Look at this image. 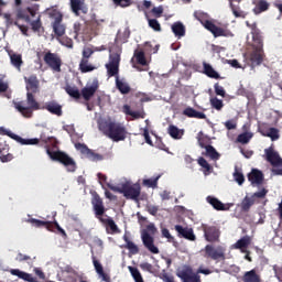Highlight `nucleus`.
I'll return each mask as SVG.
<instances>
[{
  "label": "nucleus",
  "mask_w": 282,
  "mask_h": 282,
  "mask_svg": "<svg viewBox=\"0 0 282 282\" xmlns=\"http://www.w3.org/2000/svg\"><path fill=\"white\" fill-rule=\"evenodd\" d=\"M10 63L11 65L18 69V72H21V67H23V55L14 52H9Z\"/></svg>",
  "instance_id": "393cba45"
},
{
  "label": "nucleus",
  "mask_w": 282,
  "mask_h": 282,
  "mask_svg": "<svg viewBox=\"0 0 282 282\" xmlns=\"http://www.w3.org/2000/svg\"><path fill=\"white\" fill-rule=\"evenodd\" d=\"M134 58L139 65H147V56L144 55V51H135Z\"/></svg>",
  "instance_id": "8fccbe9b"
},
{
  "label": "nucleus",
  "mask_w": 282,
  "mask_h": 282,
  "mask_svg": "<svg viewBox=\"0 0 282 282\" xmlns=\"http://www.w3.org/2000/svg\"><path fill=\"white\" fill-rule=\"evenodd\" d=\"M65 91L66 94H68V96H70V98H74L75 100H80L82 93L80 90H78V87L67 85L65 87Z\"/></svg>",
  "instance_id": "4c0bfd02"
},
{
  "label": "nucleus",
  "mask_w": 282,
  "mask_h": 282,
  "mask_svg": "<svg viewBox=\"0 0 282 282\" xmlns=\"http://www.w3.org/2000/svg\"><path fill=\"white\" fill-rule=\"evenodd\" d=\"M128 270H129L132 279L135 282H144V279L142 278V273H140V270H138V268H135V267H128Z\"/></svg>",
  "instance_id": "c03bdc74"
},
{
  "label": "nucleus",
  "mask_w": 282,
  "mask_h": 282,
  "mask_svg": "<svg viewBox=\"0 0 282 282\" xmlns=\"http://www.w3.org/2000/svg\"><path fill=\"white\" fill-rule=\"evenodd\" d=\"M159 180H160V175L154 178H145L143 180V186H148V188H158Z\"/></svg>",
  "instance_id": "3c124183"
},
{
  "label": "nucleus",
  "mask_w": 282,
  "mask_h": 282,
  "mask_svg": "<svg viewBox=\"0 0 282 282\" xmlns=\"http://www.w3.org/2000/svg\"><path fill=\"white\" fill-rule=\"evenodd\" d=\"M270 9V3L265 0H259L256 8L253 9V12L256 14H261V12H265Z\"/></svg>",
  "instance_id": "79ce46f5"
},
{
  "label": "nucleus",
  "mask_w": 282,
  "mask_h": 282,
  "mask_svg": "<svg viewBox=\"0 0 282 282\" xmlns=\"http://www.w3.org/2000/svg\"><path fill=\"white\" fill-rule=\"evenodd\" d=\"M243 282H261V275L257 273V270L252 269L250 271L245 272L242 275Z\"/></svg>",
  "instance_id": "7c9ffc66"
},
{
  "label": "nucleus",
  "mask_w": 282,
  "mask_h": 282,
  "mask_svg": "<svg viewBox=\"0 0 282 282\" xmlns=\"http://www.w3.org/2000/svg\"><path fill=\"white\" fill-rule=\"evenodd\" d=\"M265 153V160L272 164V166H281L282 159L279 155V152L274 151V148L270 147L264 150Z\"/></svg>",
  "instance_id": "aec40b11"
},
{
  "label": "nucleus",
  "mask_w": 282,
  "mask_h": 282,
  "mask_svg": "<svg viewBox=\"0 0 282 282\" xmlns=\"http://www.w3.org/2000/svg\"><path fill=\"white\" fill-rule=\"evenodd\" d=\"M204 237L209 243H219V237H221V231L215 226H204L203 227Z\"/></svg>",
  "instance_id": "2eb2a0df"
},
{
  "label": "nucleus",
  "mask_w": 282,
  "mask_h": 282,
  "mask_svg": "<svg viewBox=\"0 0 282 282\" xmlns=\"http://www.w3.org/2000/svg\"><path fill=\"white\" fill-rule=\"evenodd\" d=\"M108 65H117L120 67V54L118 53L110 54Z\"/></svg>",
  "instance_id": "13d9d810"
},
{
  "label": "nucleus",
  "mask_w": 282,
  "mask_h": 282,
  "mask_svg": "<svg viewBox=\"0 0 282 282\" xmlns=\"http://www.w3.org/2000/svg\"><path fill=\"white\" fill-rule=\"evenodd\" d=\"M147 20H148L149 28L154 30V32H162V25L160 24L158 19H151L149 18V15H147Z\"/></svg>",
  "instance_id": "49530a36"
},
{
  "label": "nucleus",
  "mask_w": 282,
  "mask_h": 282,
  "mask_svg": "<svg viewBox=\"0 0 282 282\" xmlns=\"http://www.w3.org/2000/svg\"><path fill=\"white\" fill-rule=\"evenodd\" d=\"M4 135H8L12 140H15V142H19L20 144H39V142H43L45 144L46 153L53 160V162H59L63 164L69 173H74L76 171V161L72 159L69 155H67L65 152L61 151H51L50 145L54 149H56L58 142L56 141V138L54 137H43L41 135L40 139H23L19 134H14L10 130H3Z\"/></svg>",
  "instance_id": "f257e3e1"
},
{
  "label": "nucleus",
  "mask_w": 282,
  "mask_h": 282,
  "mask_svg": "<svg viewBox=\"0 0 282 282\" xmlns=\"http://www.w3.org/2000/svg\"><path fill=\"white\" fill-rule=\"evenodd\" d=\"M167 133L174 140H182V137L184 135V130H180V128H177L176 126L170 124L167 129Z\"/></svg>",
  "instance_id": "473e14b6"
},
{
  "label": "nucleus",
  "mask_w": 282,
  "mask_h": 282,
  "mask_svg": "<svg viewBox=\"0 0 282 282\" xmlns=\"http://www.w3.org/2000/svg\"><path fill=\"white\" fill-rule=\"evenodd\" d=\"M75 149L79 151L82 155H85L87 160H90V162H100V160H102V154L94 152V150L89 149L85 143H75Z\"/></svg>",
  "instance_id": "ddd939ff"
},
{
  "label": "nucleus",
  "mask_w": 282,
  "mask_h": 282,
  "mask_svg": "<svg viewBox=\"0 0 282 282\" xmlns=\"http://www.w3.org/2000/svg\"><path fill=\"white\" fill-rule=\"evenodd\" d=\"M52 113L53 116H63V106L58 104L56 100H52L45 104V106L42 108Z\"/></svg>",
  "instance_id": "412c9836"
},
{
  "label": "nucleus",
  "mask_w": 282,
  "mask_h": 282,
  "mask_svg": "<svg viewBox=\"0 0 282 282\" xmlns=\"http://www.w3.org/2000/svg\"><path fill=\"white\" fill-rule=\"evenodd\" d=\"M52 26L55 36H63L65 34V25H63V20L53 21Z\"/></svg>",
  "instance_id": "72a5a7b5"
},
{
  "label": "nucleus",
  "mask_w": 282,
  "mask_h": 282,
  "mask_svg": "<svg viewBox=\"0 0 282 282\" xmlns=\"http://www.w3.org/2000/svg\"><path fill=\"white\" fill-rule=\"evenodd\" d=\"M206 259H212L213 261H225L226 260V248L223 246L214 247L213 245H207L205 247Z\"/></svg>",
  "instance_id": "6e6552de"
},
{
  "label": "nucleus",
  "mask_w": 282,
  "mask_h": 282,
  "mask_svg": "<svg viewBox=\"0 0 282 282\" xmlns=\"http://www.w3.org/2000/svg\"><path fill=\"white\" fill-rule=\"evenodd\" d=\"M50 232H59V235H63V237H67V232H65V229L62 228L61 225H58V221H53L51 228L48 229Z\"/></svg>",
  "instance_id": "603ef678"
},
{
  "label": "nucleus",
  "mask_w": 282,
  "mask_h": 282,
  "mask_svg": "<svg viewBox=\"0 0 282 282\" xmlns=\"http://www.w3.org/2000/svg\"><path fill=\"white\" fill-rule=\"evenodd\" d=\"M34 94L36 93H26L28 106H25V101L14 102V108L23 116V118H32L34 111L42 109L41 104L36 101Z\"/></svg>",
  "instance_id": "20e7f679"
},
{
  "label": "nucleus",
  "mask_w": 282,
  "mask_h": 282,
  "mask_svg": "<svg viewBox=\"0 0 282 282\" xmlns=\"http://www.w3.org/2000/svg\"><path fill=\"white\" fill-rule=\"evenodd\" d=\"M59 43L62 45H64L65 47H68L69 50H72L74 47V40L67 37V36H64L59 40Z\"/></svg>",
  "instance_id": "052dcab7"
},
{
  "label": "nucleus",
  "mask_w": 282,
  "mask_h": 282,
  "mask_svg": "<svg viewBox=\"0 0 282 282\" xmlns=\"http://www.w3.org/2000/svg\"><path fill=\"white\" fill-rule=\"evenodd\" d=\"M249 182L254 186H261L263 184V172L259 170H252L251 173L248 175Z\"/></svg>",
  "instance_id": "bb28decb"
},
{
  "label": "nucleus",
  "mask_w": 282,
  "mask_h": 282,
  "mask_svg": "<svg viewBox=\"0 0 282 282\" xmlns=\"http://www.w3.org/2000/svg\"><path fill=\"white\" fill-rule=\"evenodd\" d=\"M209 102L212 105V108L216 109V111H221V109H224V100H221L217 97H212L209 99Z\"/></svg>",
  "instance_id": "de8ad7c7"
},
{
  "label": "nucleus",
  "mask_w": 282,
  "mask_h": 282,
  "mask_svg": "<svg viewBox=\"0 0 282 282\" xmlns=\"http://www.w3.org/2000/svg\"><path fill=\"white\" fill-rule=\"evenodd\" d=\"M250 243H252V239L250 238V236H243L235 243V248L237 250H243V248H248Z\"/></svg>",
  "instance_id": "e433bc0d"
},
{
  "label": "nucleus",
  "mask_w": 282,
  "mask_h": 282,
  "mask_svg": "<svg viewBox=\"0 0 282 282\" xmlns=\"http://www.w3.org/2000/svg\"><path fill=\"white\" fill-rule=\"evenodd\" d=\"M246 25L251 30L253 50H263V33L261 32V29L257 26V22L250 24V22L247 21Z\"/></svg>",
  "instance_id": "9d476101"
},
{
  "label": "nucleus",
  "mask_w": 282,
  "mask_h": 282,
  "mask_svg": "<svg viewBox=\"0 0 282 282\" xmlns=\"http://www.w3.org/2000/svg\"><path fill=\"white\" fill-rule=\"evenodd\" d=\"M204 149L206 150L207 158H210V160H219L220 154L217 152L215 147L213 145H205Z\"/></svg>",
  "instance_id": "37998d69"
},
{
  "label": "nucleus",
  "mask_w": 282,
  "mask_h": 282,
  "mask_svg": "<svg viewBox=\"0 0 282 282\" xmlns=\"http://www.w3.org/2000/svg\"><path fill=\"white\" fill-rule=\"evenodd\" d=\"M140 193H142V188L139 184H123V197H126V199H132L133 202H138V199H140Z\"/></svg>",
  "instance_id": "4468645a"
},
{
  "label": "nucleus",
  "mask_w": 282,
  "mask_h": 282,
  "mask_svg": "<svg viewBox=\"0 0 282 282\" xmlns=\"http://www.w3.org/2000/svg\"><path fill=\"white\" fill-rule=\"evenodd\" d=\"M26 221L34 226V228H46V230L52 228V221L39 220L36 218H29Z\"/></svg>",
  "instance_id": "2f4dec72"
},
{
  "label": "nucleus",
  "mask_w": 282,
  "mask_h": 282,
  "mask_svg": "<svg viewBox=\"0 0 282 282\" xmlns=\"http://www.w3.org/2000/svg\"><path fill=\"white\" fill-rule=\"evenodd\" d=\"M214 89L216 96H221V98H226V89H224L223 86L219 85V83H216L214 85Z\"/></svg>",
  "instance_id": "680f3d73"
},
{
  "label": "nucleus",
  "mask_w": 282,
  "mask_h": 282,
  "mask_svg": "<svg viewBox=\"0 0 282 282\" xmlns=\"http://www.w3.org/2000/svg\"><path fill=\"white\" fill-rule=\"evenodd\" d=\"M203 74H205V76L208 78H213L214 80H221V75H219L215 68H213V65L206 62H203Z\"/></svg>",
  "instance_id": "b1692460"
},
{
  "label": "nucleus",
  "mask_w": 282,
  "mask_h": 282,
  "mask_svg": "<svg viewBox=\"0 0 282 282\" xmlns=\"http://www.w3.org/2000/svg\"><path fill=\"white\" fill-rule=\"evenodd\" d=\"M151 14H152V17H154V19H160L162 17V14H164V7H162V6L154 7L151 10Z\"/></svg>",
  "instance_id": "6e6d98bb"
},
{
  "label": "nucleus",
  "mask_w": 282,
  "mask_h": 282,
  "mask_svg": "<svg viewBox=\"0 0 282 282\" xmlns=\"http://www.w3.org/2000/svg\"><path fill=\"white\" fill-rule=\"evenodd\" d=\"M46 14L50 17V19H54V21H63V13H61V11L54 7L46 9Z\"/></svg>",
  "instance_id": "ea45409f"
},
{
  "label": "nucleus",
  "mask_w": 282,
  "mask_h": 282,
  "mask_svg": "<svg viewBox=\"0 0 282 282\" xmlns=\"http://www.w3.org/2000/svg\"><path fill=\"white\" fill-rule=\"evenodd\" d=\"M174 229L176 230L178 237L187 239V241H195L197 237L193 231V228L182 227V225H175Z\"/></svg>",
  "instance_id": "6ab92c4d"
},
{
  "label": "nucleus",
  "mask_w": 282,
  "mask_h": 282,
  "mask_svg": "<svg viewBox=\"0 0 282 282\" xmlns=\"http://www.w3.org/2000/svg\"><path fill=\"white\" fill-rule=\"evenodd\" d=\"M267 138H270L272 140V142L279 140L280 135H279V129L276 128H270L267 132Z\"/></svg>",
  "instance_id": "5fc2aeb1"
},
{
  "label": "nucleus",
  "mask_w": 282,
  "mask_h": 282,
  "mask_svg": "<svg viewBox=\"0 0 282 282\" xmlns=\"http://www.w3.org/2000/svg\"><path fill=\"white\" fill-rule=\"evenodd\" d=\"M3 19L6 21L7 28H10V25H14V23H19V21L14 20L12 14L4 13Z\"/></svg>",
  "instance_id": "e2e57ef3"
},
{
  "label": "nucleus",
  "mask_w": 282,
  "mask_h": 282,
  "mask_svg": "<svg viewBox=\"0 0 282 282\" xmlns=\"http://www.w3.org/2000/svg\"><path fill=\"white\" fill-rule=\"evenodd\" d=\"M112 3L119 8H129L131 6V0H112Z\"/></svg>",
  "instance_id": "0e129e2a"
},
{
  "label": "nucleus",
  "mask_w": 282,
  "mask_h": 282,
  "mask_svg": "<svg viewBox=\"0 0 282 282\" xmlns=\"http://www.w3.org/2000/svg\"><path fill=\"white\" fill-rule=\"evenodd\" d=\"M263 48H253L251 53L245 54V61L249 67L254 69V67H259L261 63H263Z\"/></svg>",
  "instance_id": "1a4fd4ad"
},
{
  "label": "nucleus",
  "mask_w": 282,
  "mask_h": 282,
  "mask_svg": "<svg viewBox=\"0 0 282 282\" xmlns=\"http://www.w3.org/2000/svg\"><path fill=\"white\" fill-rule=\"evenodd\" d=\"M98 127L99 131L113 142L127 140V128L118 121L104 120L99 122Z\"/></svg>",
  "instance_id": "7ed1b4c3"
},
{
  "label": "nucleus",
  "mask_w": 282,
  "mask_h": 282,
  "mask_svg": "<svg viewBox=\"0 0 282 282\" xmlns=\"http://www.w3.org/2000/svg\"><path fill=\"white\" fill-rule=\"evenodd\" d=\"M161 232H162V237L167 239L170 243H173V241H175V238L171 236V231H169L167 228H163Z\"/></svg>",
  "instance_id": "338daca9"
},
{
  "label": "nucleus",
  "mask_w": 282,
  "mask_h": 282,
  "mask_svg": "<svg viewBox=\"0 0 282 282\" xmlns=\"http://www.w3.org/2000/svg\"><path fill=\"white\" fill-rule=\"evenodd\" d=\"M268 193L269 191L265 187H263L261 191L253 193L251 198L265 199V196L268 195Z\"/></svg>",
  "instance_id": "4d7b16f0"
},
{
  "label": "nucleus",
  "mask_w": 282,
  "mask_h": 282,
  "mask_svg": "<svg viewBox=\"0 0 282 282\" xmlns=\"http://www.w3.org/2000/svg\"><path fill=\"white\" fill-rule=\"evenodd\" d=\"M158 232V228L154 224H149L145 229L141 231V241L152 254H160V249L155 246V239L153 236Z\"/></svg>",
  "instance_id": "0eeeda50"
},
{
  "label": "nucleus",
  "mask_w": 282,
  "mask_h": 282,
  "mask_svg": "<svg viewBox=\"0 0 282 282\" xmlns=\"http://www.w3.org/2000/svg\"><path fill=\"white\" fill-rule=\"evenodd\" d=\"M194 17L196 21L203 24L205 30H208L213 34L215 39H219V36H229L230 32L221 26H217L213 21L207 19V14L204 12L196 11L194 12Z\"/></svg>",
  "instance_id": "423d86ee"
},
{
  "label": "nucleus",
  "mask_w": 282,
  "mask_h": 282,
  "mask_svg": "<svg viewBox=\"0 0 282 282\" xmlns=\"http://www.w3.org/2000/svg\"><path fill=\"white\" fill-rule=\"evenodd\" d=\"M69 8L75 17H80V14H87L89 12L86 0H69Z\"/></svg>",
  "instance_id": "dca6fc26"
},
{
  "label": "nucleus",
  "mask_w": 282,
  "mask_h": 282,
  "mask_svg": "<svg viewBox=\"0 0 282 282\" xmlns=\"http://www.w3.org/2000/svg\"><path fill=\"white\" fill-rule=\"evenodd\" d=\"M176 276L183 282H202V276L193 272L192 268L185 267L176 271Z\"/></svg>",
  "instance_id": "9b49d317"
},
{
  "label": "nucleus",
  "mask_w": 282,
  "mask_h": 282,
  "mask_svg": "<svg viewBox=\"0 0 282 282\" xmlns=\"http://www.w3.org/2000/svg\"><path fill=\"white\" fill-rule=\"evenodd\" d=\"M183 116L187 118H196L197 120H206V113L195 110L193 107H187L183 110Z\"/></svg>",
  "instance_id": "cd10ccee"
},
{
  "label": "nucleus",
  "mask_w": 282,
  "mask_h": 282,
  "mask_svg": "<svg viewBox=\"0 0 282 282\" xmlns=\"http://www.w3.org/2000/svg\"><path fill=\"white\" fill-rule=\"evenodd\" d=\"M24 83H25L26 93L39 94V91H41L40 89L41 83L39 82V77L36 75L24 77Z\"/></svg>",
  "instance_id": "f3484780"
},
{
  "label": "nucleus",
  "mask_w": 282,
  "mask_h": 282,
  "mask_svg": "<svg viewBox=\"0 0 282 282\" xmlns=\"http://www.w3.org/2000/svg\"><path fill=\"white\" fill-rule=\"evenodd\" d=\"M44 63L53 69V72H61L63 59L56 53L47 52L44 54Z\"/></svg>",
  "instance_id": "f8f14e48"
},
{
  "label": "nucleus",
  "mask_w": 282,
  "mask_h": 282,
  "mask_svg": "<svg viewBox=\"0 0 282 282\" xmlns=\"http://www.w3.org/2000/svg\"><path fill=\"white\" fill-rule=\"evenodd\" d=\"M36 17V9L33 7H28L25 9H19L17 11V19L30 23L31 30L33 32H41L43 30V22L41 21V15L36 20L32 21V18Z\"/></svg>",
  "instance_id": "39448f33"
},
{
  "label": "nucleus",
  "mask_w": 282,
  "mask_h": 282,
  "mask_svg": "<svg viewBox=\"0 0 282 282\" xmlns=\"http://www.w3.org/2000/svg\"><path fill=\"white\" fill-rule=\"evenodd\" d=\"M252 140V133L251 132H243L237 137V142L240 144H248Z\"/></svg>",
  "instance_id": "09e8293b"
},
{
  "label": "nucleus",
  "mask_w": 282,
  "mask_h": 282,
  "mask_svg": "<svg viewBox=\"0 0 282 282\" xmlns=\"http://www.w3.org/2000/svg\"><path fill=\"white\" fill-rule=\"evenodd\" d=\"M10 274H12L13 276H18V279H22V281L39 282V280L36 278H34L32 274H30L25 271H21L19 269H11Z\"/></svg>",
  "instance_id": "5701e85b"
},
{
  "label": "nucleus",
  "mask_w": 282,
  "mask_h": 282,
  "mask_svg": "<svg viewBox=\"0 0 282 282\" xmlns=\"http://www.w3.org/2000/svg\"><path fill=\"white\" fill-rule=\"evenodd\" d=\"M160 279L164 282H175V278L173 275L166 273L165 270L160 274Z\"/></svg>",
  "instance_id": "69168bd1"
},
{
  "label": "nucleus",
  "mask_w": 282,
  "mask_h": 282,
  "mask_svg": "<svg viewBox=\"0 0 282 282\" xmlns=\"http://www.w3.org/2000/svg\"><path fill=\"white\" fill-rule=\"evenodd\" d=\"M116 87L120 91V94L127 95L131 93V86L127 84V82L120 80V78H116Z\"/></svg>",
  "instance_id": "c9c22d12"
},
{
  "label": "nucleus",
  "mask_w": 282,
  "mask_h": 282,
  "mask_svg": "<svg viewBox=\"0 0 282 282\" xmlns=\"http://www.w3.org/2000/svg\"><path fill=\"white\" fill-rule=\"evenodd\" d=\"M100 85L98 84L97 79H94L91 85H87L84 88H82V97L86 102H89L94 96H96V91H98V88Z\"/></svg>",
  "instance_id": "a211bd4d"
},
{
  "label": "nucleus",
  "mask_w": 282,
  "mask_h": 282,
  "mask_svg": "<svg viewBox=\"0 0 282 282\" xmlns=\"http://www.w3.org/2000/svg\"><path fill=\"white\" fill-rule=\"evenodd\" d=\"M94 69H96V66L89 64V59L82 58L79 63V70L82 74H89V72H94Z\"/></svg>",
  "instance_id": "f704fd0d"
},
{
  "label": "nucleus",
  "mask_w": 282,
  "mask_h": 282,
  "mask_svg": "<svg viewBox=\"0 0 282 282\" xmlns=\"http://www.w3.org/2000/svg\"><path fill=\"white\" fill-rule=\"evenodd\" d=\"M207 204H210L215 210H229V206H226L219 198L215 196H207L206 197Z\"/></svg>",
  "instance_id": "a878e982"
},
{
  "label": "nucleus",
  "mask_w": 282,
  "mask_h": 282,
  "mask_svg": "<svg viewBox=\"0 0 282 282\" xmlns=\"http://www.w3.org/2000/svg\"><path fill=\"white\" fill-rule=\"evenodd\" d=\"M108 76H118V72H120V66L113 65V64H107L106 65Z\"/></svg>",
  "instance_id": "864d4df0"
},
{
  "label": "nucleus",
  "mask_w": 282,
  "mask_h": 282,
  "mask_svg": "<svg viewBox=\"0 0 282 282\" xmlns=\"http://www.w3.org/2000/svg\"><path fill=\"white\" fill-rule=\"evenodd\" d=\"M123 113H126V116H131L133 120L144 118V116H142V112L131 110V106L129 105H123Z\"/></svg>",
  "instance_id": "a19ab883"
},
{
  "label": "nucleus",
  "mask_w": 282,
  "mask_h": 282,
  "mask_svg": "<svg viewBox=\"0 0 282 282\" xmlns=\"http://www.w3.org/2000/svg\"><path fill=\"white\" fill-rule=\"evenodd\" d=\"M91 259H93V265H94L97 274L101 276L102 281L111 282V276H109V274L105 273V269L102 268V264L100 263V261H98L96 259V256H93Z\"/></svg>",
  "instance_id": "4be33fe9"
},
{
  "label": "nucleus",
  "mask_w": 282,
  "mask_h": 282,
  "mask_svg": "<svg viewBox=\"0 0 282 282\" xmlns=\"http://www.w3.org/2000/svg\"><path fill=\"white\" fill-rule=\"evenodd\" d=\"M252 206H254V198L248 196H246L240 204L242 213H248Z\"/></svg>",
  "instance_id": "58836bf2"
},
{
  "label": "nucleus",
  "mask_w": 282,
  "mask_h": 282,
  "mask_svg": "<svg viewBox=\"0 0 282 282\" xmlns=\"http://www.w3.org/2000/svg\"><path fill=\"white\" fill-rule=\"evenodd\" d=\"M198 164L202 166L204 175H208L210 171H213V166H210V163L204 159V156H200L198 159Z\"/></svg>",
  "instance_id": "a18cd8bd"
},
{
  "label": "nucleus",
  "mask_w": 282,
  "mask_h": 282,
  "mask_svg": "<svg viewBox=\"0 0 282 282\" xmlns=\"http://www.w3.org/2000/svg\"><path fill=\"white\" fill-rule=\"evenodd\" d=\"M90 203H91L93 212L96 219H98L100 224L106 226L107 234L108 235L120 234V228H118V225L116 224L113 218L105 215V213H107V207H105V202L102 200V197H100L99 194L94 192Z\"/></svg>",
  "instance_id": "f03ea898"
},
{
  "label": "nucleus",
  "mask_w": 282,
  "mask_h": 282,
  "mask_svg": "<svg viewBox=\"0 0 282 282\" xmlns=\"http://www.w3.org/2000/svg\"><path fill=\"white\" fill-rule=\"evenodd\" d=\"M172 32L176 36V39H182L186 36V26L182 22H174L172 24Z\"/></svg>",
  "instance_id": "c756f323"
},
{
  "label": "nucleus",
  "mask_w": 282,
  "mask_h": 282,
  "mask_svg": "<svg viewBox=\"0 0 282 282\" xmlns=\"http://www.w3.org/2000/svg\"><path fill=\"white\" fill-rule=\"evenodd\" d=\"M123 241L124 245L122 246V248L129 250L130 254H140V248L138 247V245L133 243L131 239H129V236L123 235Z\"/></svg>",
  "instance_id": "c85d7f7f"
},
{
  "label": "nucleus",
  "mask_w": 282,
  "mask_h": 282,
  "mask_svg": "<svg viewBox=\"0 0 282 282\" xmlns=\"http://www.w3.org/2000/svg\"><path fill=\"white\" fill-rule=\"evenodd\" d=\"M234 177H235L236 182L239 184V186H241L243 184V182H246V177L243 176V174L241 172H235Z\"/></svg>",
  "instance_id": "774afa93"
},
{
  "label": "nucleus",
  "mask_w": 282,
  "mask_h": 282,
  "mask_svg": "<svg viewBox=\"0 0 282 282\" xmlns=\"http://www.w3.org/2000/svg\"><path fill=\"white\" fill-rule=\"evenodd\" d=\"M139 268L143 270V272H150V274H155V271H153V264L149 262H142L139 264Z\"/></svg>",
  "instance_id": "bf43d9fd"
}]
</instances>
